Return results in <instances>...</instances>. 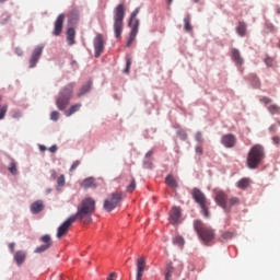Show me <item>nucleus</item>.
<instances>
[{"mask_svg": "<svg viewBox=\"0 0 280 280\" xmlns=\"http://www.w3.org/2000/svg\"><path fill=\"white\" fill-rule=\"evenodd\" d=\"M195 152H196L197 155H203L202 147H196Z\"/></svg>", "mask_w": 280, "mask_h": 280, "instance_id": "a18cd8bd", "label": "nucleus"}, {"mask_svg": "<svg viewBox=\"0 0 280 280\" xmlns=\"http://www.w3.org/2000/svg\"><path fill=\"white\" fill-rule=\"evenodd\" d=\"M195 140H196V142H199V144L203 143L205 139H203L201 131H197V133L195 135Z\"/></svg>", "mask_w": 280, "mask_h": 280, "instance_id": "f704fd0d", "label": "nucleus"}, {"mask_svg": "<svg viewBox=\"0 0 280 280\" xmlns=\"http://www.w3.org/2000/svg\"><path fill=\"white\" fill-rule=\"evenodd\" d=\"M8 109V105H0V120H4Z\"/></svg>", "mask_w": 280, "mask_h": 280, "instance_id": "2f4dec72", "label": "nucleus"}, {"mask_svg": "<svg viewBox=\"0 0 280 280\" xmlns=\"http://www.w3.org/2000/svg\"><path fill=\"white\" fill-rule=\"evenodd\" d=\"M272 143H273L276 147H279V144H280V136H273V137H272Z\"/></svg>", "mask_w": 280, "mask_h": 280, "instance_id": "c03bdc74", "label": "nucleus"}, {"mask_svg": "<svg viewBox=\"0 0 280 280\" xmlns=\"http://www.w3.org/2000/svg\"><path fill=\"white\" fill-rule=\"evenodd\" d=\"M117 273L113 272L110 273V276H108L107 280H115L114 278H116Z\"/></svg>", "mask_w": 280, "mask_h": 280, "instance_id": "8fccbe9b", "label": "nucleus"}, {"mask_svg": "<svg viewBox=\"0 0 280 280\" xmlns=\"http://www.w3.org/2000/svg\"><path fill=\"white\" fill-rule=\"evenodd\" d=\"M44 46H36L33 50V54L30 59V67H36L42 54H43Z\"/></svg>", "mask_w": 280, "mask_h": 280, "instance_id": "f3484780", "label": "nucleus"}, {"mask_svg": "<svg viewBox=\"0 0 280 280\" xmlns=\"http://www.w3.org/2000/svg\"><path fill=\"white\" fill-rule=\"evenodd\" d=\"M260 103H264V105H269L270 103H272V100L264 96L262 98H260Z\"/></svg>", "mask_w": 280, "mask_h": 280, "instance_id": "79ce46f5", "label": "nucleus"}, {"mask_svg": "<svg viewBox=\"0 0 280 280\" xmlns=\"http://www.w3.org/2000/svg\"><path fill=\"white\" fill-rule=\"evenodd\" d=\"M121 201V192H112V195H109L104 201V210H106V212H113V210H115V208H117Z\"/></svg>", "mask_w": 280, "mask_h": 280, "instance_id": "9d476101", "label": "nucleus"}, {"mask_svg": "<svg viewBox=\"0 0 280 280\" xmlns=\"http://www.w3.org/2000/svg\"><path fill=\"white\" fill-rule=\"evenodd\" d=\"M180 137H182V140H187V138H188L187 133H185V132L180 133Z\"/></svg>", "mask_w": 280, "mask_h": 280, "instance_id": "603ef678", "label": "nucleus"}, {"mask_svg": "<svg viewBox=\"0 0 280 280\" xmlns=\"http://www.w3.org/2000/svg\"><path fill=\"white\" fill-rule=\"evenodd\" d=\"M92 88V83L89 82L85 85H83L78 94L79 97L84 96V94H88Z\"/></svg>", "mask_w": 280, "mask_h": 280, "instance_id": "c85d7f7f", "label": "nucleus"}, {"mask_svg": "<svg viewBox=\"0 0 280 280\" xmlns=\"http://www.w3.org/2000/svg\"><path fill=\"white\" fill-rule=\"evenodd\" d=\"M231 57H232V60H234V62H236V65H243L244 59H242V55H241L240 50H237V48H233L231 50Z\"/></svg>", "mask_w": 280, "mask_h": 280, "instance_id": "4be33fe9", "label": "nucleus"}, {"mask_svg": "<svg viewBox=\"0 0 280 280\" xmlns=\"http://www.w3.org/2000/svg\"><path fill=\"white\" fill-rule=\"evenodd\" d=\"M214 201L228 214L232 212L234 206H240L241 203L238 197H229L224 190H214Z\"/></svg>", "mask_w": 280, "mask_h": 280, "instance_id": "f03ea898", "label": "nucleus"}, {"mask_svg": "<svg viewBox=\"0 0 280 280\" xmlns=\"http://www.w3.org/2000/svg\"><path fill=\"white\" fill-rule=\"evenodd\" d=\"M147 260L144 256H140V258L136 260V280H142Z\"/></svg>", "mask_w": 280, "mask_h": 280, "instance_id": "f8f14e48", "label": "nucleus"}, {"mask_svg": "<svg viewBox=\"0 0 280 280\" xmlns=\"http://www.w3.org/2000/svg\"><path fill=\"white\" fill-rule=\"evenodd\" d=\"M152 155H153V151H149V152L147 153L145 158H152Z\"/></svg>", "mask_w": 280, "mask_h": 280, "instance_id": "864d4df0", "label": "nucleus"}, {"mask_svg": "<svg viewBox=\"0 0 280 280\" xmlns=\"http://www.w3.org/2000/svg\"><path fill=\"white\" fill-rule=\"evenodd\" d=\"M73 223H75V214H72V217H69V219H67V221H65L60 225V228H58L57 238H62V236L68 234V232Z\"/></svg>", "mask_w": 280, "mask_h": 280, "instance_id": "9b49d317", "label": "nucleus"}, {"mask_svg": "<svg viewBox=\"0 0 280 280\" xmlns=\"http://www.w3.org/2000/svg\"><path fill=\"white\" fill-rule=\"evenodd\" d=\"M266 158V150L262 144H254L248 151L246 164L250 170L258 168Z\"/></svg>", "mask_w": 280, "mask_h": 280, "instance_id": "20e7f679", "label": "nucleus"}, {"mask_svg": "<svg viewBox=\"0 0 280 280\" xmlns=\"http://www.w3.org/2000/svg\"><path fill=\"white\" fill-rule=\"evenodd\" d=\"M182 217V208L174 206L170 212V221L173 225H177L179 223Z\"/></svg>", "mask_w": 280, "mask_h": 280, "instance_id": "dca6fc26", "label": "nucleus"}, {"mask_svg": "<svg viewBox=\"0 0 280 280\" xmlns=\"http://www.w3.org/2000/svg\"><path fill=\"white\" fill-rule=\"evenodd\" d=\"M79 15H80L79 11H71L69 13V19H70V21H78Z\"/></svg>", "mask_w": 280, "mask_h": 280, "instance_id": "72a5a7b5", "label": "nucleus"}, {"mask_svg": "<svg viewBox=\"0 0 280 280\" xmlns=\"http://www.w3.org/2000/svg\"><path fill=\"white\" fill-rule=\"evenodd\" d=\"M50 177L52 180H56L57 179V173L56 171H50Z\"/></svg>", "mask_w": 280, "mask_h": 280, "instance_id": "09e8293b", "label": "nucleus"}, {"mask_svg": "<svg viewBox=\"0 0 280 280\" xmlns=\"http://www.w3.org/2000/svg\"><path fill=\"white\" fill-rule=\"evenodd\" d=\"M165 184L173 190H177L178 188V182L175 179L174 175H167L165 179Z\"/></svg>", "mask_w": 280, "mask_h": 280, "instance_id": "5701e85b", "label": "nucleus"}, {"mask_svg": "<svg viewBox=\"0 0 280 280\" xmlns=\"http://www.w3.org/2000/svg\"><path fill=\"white\" fill-rule=\"evenodd\" d=\"M65 19H66V15H63V13L58 15V18H57V20L55 22V27H54L55 36H59V34H61L62 26H63V23H65Z\"/></svg>", "mask_w": 280, "mask_h": 280, "instance_id": "a211bd4d", "label": "nucleus"}, {"mask_svg": "<svg viewBox=\"0 0 280 280\" xmlns=\"http://www.w3.org/2000/svg\"><path fill=\"white\" fill-rule=\"evenodd\" d=\"M136 188H137L136 179H131V184H129V186H127V192H133V190H136Z\"/></svg>", "mask_w": 280, "mask_h": 280, "instance_id": "473e14b6", "label": "nucleus"}, {"mask_svg": "<svg viewBox=\"0 0 280 280\" xmlns=\"http://www.w3.org/2000/svg\"><path fill=\"white\" fill-rule=\"evenodd\" d=\"M96 210V201L92 197H86L82 199L77 208V213L74 214L75 221H83L84 219L90 223L92 217Z\"/></svg>", "mask_w": 280, "mask_h": 280, "instance_id": "f257e3e1", "label": "nucleus"}, {"mask_svg": "<svg viewBox=\"0 0 280 280\" xmlns=\"http://www.w3.org/2000/svg\"><path fill=\"white\" fill-rule=\"evenodd\" d=\"M184 265L180 260L167 262L165 269V280H172L173 276H180Z\"/></svg>", "mask_w": 280, "mask_h": 280, "instance_id": "1a4fd4ad", "label": "nucleus"}, {"mask_svg": "<svg viewBox=\"0 0 280 280\" xmlns=\"http://www.w3.org/2000/svg\"><path fill=\"white\" fill-rule=\"evenodd\" d=\"M173 244L177 245L178 247H184L185 238H183V236H175V238H173Z\"/></svg>", "mask_w": 280, "mask_h": 280, "instance_id": "7c9ffc66", "label": "nucleus"}, {"mask_svg": "<svg viewBox=\"0 0 280 280\" xmlns=\"http://www.w3.org/2000/svg\"><path fill=\"white\" fill-rule=\"evenodd\" d=\"M82 188H96L97 187V183L96 179L94 177H88L86 179H84L81 184Z\"/></svg>", "mask_w": 280, "mask_h": 280, "instance_id": "412c9836", "label": "nucleus"}, {"mask_svg": "<svg viewBox=\"0 0 280 280\" xmlns=\"http://www.w3.org/2000/svg\"><path fill=\"white\" fill-rule=\"evenodd\" d=\"M50 153H56L58 151V147L54 144L52 147L49 148Z\"/></svg>", "mask_w": 280, "mask_h": 280, "instance_id": "de8ad7c7", "label": "nucleus"}, {"mask_svg": "<svg viewBox=\"0 0 280 280\" xmlns=\"http://www.w3.org/2000/svg\"><path fill=\"white\" fill-rule=\"evenodd\" d=\"M131 65L132 59H130V57H127V67L125 68V73H129Z\"/></svg>", "mask_w": 280, "mask_h": 280, "instance_id": "ea45409f", "label": "nucleus"}, {"mask_svg": "<svg viewBox=\"0 0 280 280\" xmlns=\"http://www.w3.org/2000/svg\"><path fill=\"white\" fill-rule=\"evenodd\" d=\"M268 112L271 116L280 115V107L279 105H269Z\"/></svg>", "mask_w": 280, "mask_h": 280, "instance_id": "c756f323", "label": "nucleus"}, {"mask_svg": "<svg viewBox=\"0 0 280 280\" xmlns=\"http://www.w3.org/2000/svg\"><path fill=\"white\" fill-rule=\"evenodd\" d=\"M192 199L196 201V203L199 205L200 209H201V213L203 214V217H206V219H209L210 217V212H209V201L205 195V192H202V190H200L199 188H194L192 189Z\"/></svg>", "mask_w": 280, "mask_h": 280, "instance_id": "0eeeda50", "label": "nucleus"}, {"mask_svg": "<svg viewBox=\"0 0 280 280\" xmlns=\"http://www.w3.org/2000/svg\"><path fill=\"white\" fill-rule=\"evenodd\" d=\"M236 32L240 36H246L247 26H246L245 22H238V24L236 26Z\"/></svg>", "mask_w": 280, "mask_h": 280, "instance_id": "a878e982", "label": "nucleus"}, {"mask_svg": "<svg viewBox=\"0 0 280 280\" xmlns=\"http://www.w3.org/2000/svg\"><path fill=\"white\" fill-rule=\"evenodd\" d=\"M265 63L267 65V67H275L276 61L275 59H272V57H266Z\"/></svg>", "mask_w": 280, "mask_h": 280, "instance_id": "e433bc0d", "label": "nucleus"}, {"mask_svg": "<svg viewBox=\"0 0 280 280\" xmlns=\"http://www.w3.org/2000/svg\"><path fill=\"white\" fill-rule=\"evenodd\" d=\"M139 12L140 9L138 7V9H136L130 15L129 25L131 27V31L129 34V39L127 42V47H130V45H132L133 40H136L137 38V34L139 32L140 26V20H137V14H139Z\"/></svg>", "mask_w": 280, "mask_h": 280, "instance_id": "6e6552de", "label": "nucleus"}, {"mask_svg": "<svg viewBox=\"0 0 280 280\" xmlns=\"http://www.w3.org/2000/svg\"><path fill=\"white\" fill-rule=\"evenodd\" d=\"M9 247H10V250H11V252H14V249H15V243H10Z\"/></svg>", "mask_w": 280, "mask_h": 280, "instance_id": "3c124183", "label": "nucleus"}, {"mask_svg": "<svg viewBox=\"0 0 280 280\" xmlns=\"http://www.w3.org/2000/svg\"><path fill=\"white\" fill-rule=\"evenodd\" d=\"M75 85L74 83H69L59 92L56 98V105L60 112H65L70 105L71 98H73Z\"/></svg>", "mask_w": 280, "mask_h": 280, "instance_id": "39448f33", "label": "nucleus"}, {"mask_svg": "<svg viewBox=\"0 0 280 280\" xmlns=\"http://www.w3.org/2000/svg\"><path fill=\"white\" fill-rule=\"evenodd\" d=\"M279 46H280V42H279Z\"/></svg>", "mask_w": 280, "mask_h": 280, "instance_id": "052dcab7", "label": "nucleus"}, {"mask_svg": "<svg viewBox=\"0 0 280 280\" xmlns=\"http://www.w3.org/2000/svg\"><path fill=\"white\" fill-rule=\"evenodd\" d=\"M32 214H39V212H43L45 210V203L40 199L38 201H34L30 208Z\"/></svg>", "mask_w": 280, "mask_h": 280, "instance_id": "6ab92c4d", "label": "nucleus"}, {"mask_svg": "<svg viewBox=\"0 0 280 280\" xmlns=\"http://www.w3.org/2000/svg\"><path fill=\"white\" fill-rule=\"evenodd\" d=\"M8 1V0H0V2Z\"/></svg>", "mask_w": 280, "mask_h": 280, "instance_id": "4d7b16f0", "label": "nucleus"}, {"mask_svg": "<svg viewBox=\"0 0 280 280\" xmlns=\"http://www.w3.org/2000/svg\"><path fill=\"white\" fill-rule=\"evenodd\" d=\"M81 162L80 160H77L75 162H73L70 172L72 173L73 171H75L78 168V166H80Z\"/></svg>", "mask_w": 280, "mask_h": 280, "instance_id": "37998d69", "label": "nucleus"}, {"mask_svg": "<svg viewBox=\"0 0 280 280\" xmlns=\"http://www.w3.org/2000/svg\"><path fill=\"white\" fill-rule=\"evenodd\" d=\"M59 112H51L50 119L57 122V120H59Z\"/></svg>", "mask_w": 280, "mask_h": 280, "instance_id": "58836bf2", "label": "nucleus"}, {"mask_svg": "<svg viewBox=\"0 0 280 280\" xmlns=\"http://www.w3.org/2000/svg\"><path fill=\"white\" fill-rule=\"evenodd\" d=\"M192 1L198 2L199 0H192Z\"/></svg>", "mask_w": 280, "mask_h": 280, "instance_id": "13d9d810", "label": "nucleus"}, {"mask_svg": "<svg viewBox=\"0 0 280 280\" xmlns=\"http://www.w3.org/2000/svg\"><path fill=\"white\" fill-rule=\"evenodd\" d=\"M278 14H280V9H277Z\"/></svg>", "mask_w": 280, "mask_h": 280, "instance_id": "6e6d98bb", "label": "nucleus"}, {"mask_svg": "<svg viewBox=\"0 0 280 280\" xmlns=\"http://www.w3.org/2000/svg\"><path fill=\"white\" fill-rule=\"evenodd\" d=\"M173 0H168V2H172Z\"/></svg>", "mask_w": 280, "mask_h": 280, "instance_id": "bf43d9fd", "label": "nucleus"}, {"mask_svg": "<svg viewBox=\"0 0 280 280\" xmlns=\"http://www.w3.org/2000/svg\"><path fill=\"white\" fill-rule=\"evenodd\" d=\"M75 31L74 28H69L67 32V42L69 45H74Z\"/></svg>", "mask_w": 280, "mask_h": 280, "instance_id": "bb28decb", "label": "nucleus"}, {"mask_svg": "<svg viewBox=\"0 0 280 280\" xmlns=\"http://www.w3.org/2000/svg\"><path fill=\"white\" fill-rule=\"evenodd\" d=\"M184 30L185 32H192L190 15H186V18H184Z\"/></svg>", "mask_w": 280, "mask_h": 280, "instance_id": "cd10ccee", "label": "nucleus"}, {"mask_svg": "<svg viewBox=\"0 0 280 280\" xmlns=\"http://www.w3.org/2000/svg\"><path fill=\"white\" fill-rule=\"evenodd\" d=\"M40 241H42V243H44V245L36 247V249H35L36 254H42L43 252H47V249H49L52 245V240L49 234H45V236H42Z\"/></svg>", "mask_w": 280, "mask_h": 280, "instance_id": "4468645a", "label": "nucleus"}, {"mask_svg": "<svg viewBox=\"0 0 280 280\" xmlns=\"http://www.w3.org/2000/svg\"><path fill=\"white\" fill-rule=\"evenodd\" d=\"M9 171L12 175H16L18 173V168H16V164L14 162H12L10 165H9Z\"/></svg>", "mask_w": 280, "mask_h": 280, "instance_id": "4c0bfd02", "label": "nucleus"}, {"mask_svg": "<svg viewBox=\"0 0 280 280\" xmlns=\"http://www.w3.org/2000/svg\"><path fill=\"white\" fill-rule=\"evenodd\" d=\"M25 258H26V254H25V252H16L15 254H14V260H15V262L20 266V265H23V262H24V260H25Z\"/></svg>", "mask_w": 280, "mask_h": 280, "instance_id": "393cba45", "label": "nucleus"}, {"mask_svg": "<svg viewBox=\"0 0 280 280\" xmlns=\"http://www.w3.org/2000/svg\"><path fill=\"white\" fill-rule=\"evenodd\" d=\"M221 143L226 149H233L235 144H237V138L233 133H226L225 136L222 137Z\"/></svg>", "mask_w": 280, "mask_h": 280, "instance_id": "2eb2a0df", "label": "nucleus"}, {"mask_svg": "<svg viewBox=\"0 0 280 280\" xmlns=\"http://www.w3.org/2000/svg\"><path fill=\"white\" fill-rule=\"evenodd\" d=\"M252 180L248 177H243V179H240L237 182V188H241L242 190H246L250 186Z\"/></svg>", "mask_w": 280, "mask_h": 280, "instance_id": "b1692460", "label": "nucleus"}, {"mask_svg": "<svg viewBox=\"0 0 280 280\" xmlns=\"http://www.w3.org/2000/svg\"><path fill=\"white\" fill-rule=\"evenodd\" d=\"M81 107H82V103H77L75 105H71V107H69V109L65 112V116L70 118L71 116H73V114H77L78 112H80Z\"/></svg>", "mask_w": 280, "mask_h": 280, "instance_id": "aec40b11", "label": "nucleus"}, {"mask_svg": "<svg viewBox=\"0 0 280 280\" xmlns=\"http://www.w3.org/2000/svg\"><path fill=\"white\" fill-rule=\"evenodd\" d=\"M57 184L60 188H62L63 186H66V177L65 175H60V177H58L57 179Z\"/></svg>", "mask_w": 280, "mask_h": 280, "instance_id": "c9c22d12", "label": "nucleus"}, {"mask_svg": "<svg viewBox=\"0 0 280 280\" xmlns=\"http://www.w3.org/2000/svg\"><path fill=\"white\" fill-rule=\"evenodd\" d=\"M192 228H194L198 238H200V241L205 245H209L210 243H212L214 241V238H215L214 230L212 228H210L209 225H207L206 223H203V221L196 219L192 223Z\"/></svg>", "mask_w": 280, "mask_h": 280, "instance_id": "7ed1b4c3", "label": "nucleus"}, {"mask_svg": "<svg viewBox=\"0 0 280 280\" xmlns=\"http://www.w3.org/2000/svg\"><path fill=\"white\" fill-rule=\"evenodd\" d=\"M222 238H224V241H229V240L233 238L232 232H224L222 234Z\"/></svg>", "mask_w": 280, "mask_h": 280, "instance_id": "a19ab883", "label": "nucleus"}, {"mask_svg": "<svg viewBox=\"0 0 280 280\" xmlns=\"http://www.w3.org/2000/svg\"><path fill=\"white\" fill-rule=\"evenodd\" d=\"M126 15L125 4H118L114 9V33L116 38H119L124 30V19Z\"/></svg>", "mask_w": 280, "mask_h": 280, "instance_id": "423d86ee", "label": "nucleus"}, {"mask_svg": "<svg viewBox=\"0 0 280 280\" xmlns=\"http://www.w3.org/2000/svg\"><path fill=\"white\" fill-rule=\"evenodd\" d=\"M269 131H270L271 133H277L278 129H277L276 125H272V126L269 128Z\"/></svg>", "mask_w": 280, "mask_h": 280, "instance_id": "49530a36", "label": "nucleus"}, {"mask_svg": "<svg viewBox=\"0 0 280 280\" xmlns=\"http://www.w3.org/2000/svg\"><path fill=\"white\" fill-rule=\"evenodd\" d=\"M94 48H95V57L98 58V56H101V54H103L105 49L104 37L103 35H101V33H98V35H96V37L94 38Z\"/></svg>", "mask_w": 280, "mask_h": 280, "instance_id": "ddd939ff", "label": "nucleus"}, {"mask_svg": "<svg viewBox=\"0 0 280 280\" xmlns=\"http://www.w3.org/2000/svg\"><path fill=\"white\" fill-rule=\"evenodd\" d=\"M2 101H3V96H0V103H2Z\"/></svg>", "mask_w": 280, "mask_h": 280, "instance_id": "5fc2aeb1", "label": "nucleus"}]
</instances>
